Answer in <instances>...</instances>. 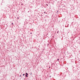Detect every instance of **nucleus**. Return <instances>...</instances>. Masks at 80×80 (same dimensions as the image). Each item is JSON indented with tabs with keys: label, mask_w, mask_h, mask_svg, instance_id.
Masks as SVG:
<instances>
[{
	"label": "nucleus",
	"mask_w": 80,
	"mask_h": 80,
	"mask_svg": "<svg viewBox=\"0 0 80 80\" xmlns=\"http://www.w3.org/2000/svg\"><path fill=\"white\" fill-rule=\"evenodd\" d=\"M26 74L27 75H28V73H26Z\"/></svg>",
	"instance_id": "obj_1"
},
{
	"label": "nucleus",
	"mask_w": 80,
	"mask_h": 80,
	"mask_svg": "<svg viewBox=\"0 0 80 80\" xmlns=\"http://www.w3.org/2000/svg\"><path fill=\"white\" fill-rule=\"evenodd\" d=\"M24 75H25V74H23V76H24Z\"/></svg>",
	"instance_id": "obj_2"
},
{
	"label": "nucleus",
	"mask_w": 80,
	"mask_h": 80,
	"mask_svg": "<svg viewBox=\"0 0 80 80\" xmlns=\"http://www.w3.org/2000/svg\"><path fill=\"white\" fill-rule=\"evenodd\" d=\"M58 32H59L58 31L57 32V33H58Z\"/></svg>",
	"instance_id": "obj_3"
},
{
	"label": "nucleus",
	"mask_w": 80,
	"mask_h": 80,
	"mask_svg": "<svg viewBox=\"0 0 80 80\" xmlns=\"http://www.w3.org/2000/svg\"><path fill=\"white\" fill-rule=\"evenodd\" d=\"M26 77H28V76L26 75Z\"/></svg>",
	"instance_id": "obj_4"
},
{
	"label": "nucleus",
	"mask_w": 80,
	"mask_h": 80,
	"mask_svg": "<svg viewBox=\"0 0 80 80\" xmlns=\"http://www.w3.org/2000/svg\"><path fill=\"white\" fill-rule=\"evenodd\" d=\"M57 60H58H58H59V59H58Z\"/></svg>",
	"instance_id": "obj_5"
},
{
	"label": "nucleus",
	"mask_w": 80,
	"mask_h": 80,
	"mask_svg": "<svg viewBox=\"0 0 80 80\" xmlns=\"http://www.w3.org/2000/svg\"><path fill=\"white\" fill-rule=\"evenodd\" d=\"M67 69H68V68H66V69L67 70Z\"/></svg>",
	"instance_id": "obj_6"
},
{
	"label": "nucleus",
	"mask_w": 80,
	"mask_h": 80,
	"mask_svg": "<svg viewBox=\"0 0 80 80\" xmlns=\"http://www.w3.org/2000/svg\"><path fill=\"white\" fill-rule=\"evenodd\" d=\"M20 77H22V76L21 75H20Z\"/></svg>",
	"instance_id": "obj_7"
},
{
	"label": "nucleus",
	"mask_w": 80,
	"mask_h": 80,
	"mask_svg": "<svg viewBox=\"0 0 80 80\" xmlns=\"http://www.w3.org/2000/svg\"><path fill=\"white\" fill-rule=\"evenodd\" d=\"M12 25H13V23H12Z\"/></svg>",
	"instance_id": "obj_8"
},
{
	"label": "nucleus",
	"mask_w": 80,
	"mask_h": 80,
	"mask_svg": "<svg viewBox=\"0 0 80 80\" xmlns=\"http://www.w3.org/2000/svg\"><path fill=\"white\" fill-rule=\"evenodd\" d=\"M47 6H48V4H47Z\"/></svg>",
	"instance_id": "obj_9"
},
{
	"label": "nucleus",
	"mask_w": 80,
	"mask_h": 80,
	"mask_svg": "<svg viewBox=\"0 0 80 80\" xmlns=\"http://www.w3.org/2000/svg\"><path fill=\"white\" fill-rule=\"evenodd\" d=\"M44 13H45V12H44Z\"/></svg>",
	"instance_id": "obj_10"
},
{
	"label": "nucleus",
	"mask_w": 80,
	"mask_h": 80,
	"mask_svg": "<svg viewBox=\"0 0 80 80\" xmlns=\"http://www.w3.org/2000/svg\"><path fill=\"white\" fill-rule=\"evenodd\" d=\"M31 34H32V33H31Z\"/></svg>",
	"instance_id": "obj_11"
},
{
	"label": "nucleus",
	"mask_w": 80,
	"mask_h": 80,
	"mask_svg": "<svg viewBox=\"0 0 80 80\" xmlns=\"http://www.w3.org/2000/svg\"><path fill=\"white\" fill-rule=\"evenodd\" d=\"M49 68H50V67H49Z\"/></svg>",
	"instance_id": "obj_12"
}]
</instances>
